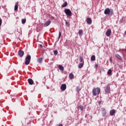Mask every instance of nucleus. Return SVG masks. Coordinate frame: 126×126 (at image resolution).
I'll list each match as a JSON object with an SVG mask.
<instances>
[{"label": "nucleus", "mask_w": 126, "mask_h": 126, "mask_svg": "<svg viewBox=\"0 0 126 126\" xmlns=\"http://www.w3.org/2000/svg\"><path fill=\"white\" fill-rule=\"evenodd\" d=\"M100 92H101V89L100 88H95L93 90V96H97V95H99Z\"/></svg>", "instance_id": "nucleus-1"}, {"label": "nucleus", "mask_w": 126, "mask_h": 126, "mask_svg": "<svg viewBox=\"0 0 126 126\" xmlns=\"http://www.w3.org/2000/svg\"><path fill=\"white\" fill-rule=\"evenodd\" d=\"M31 61V56L28 55L26 58V61L25 62V63L26 65H28L29 63H30V62Z\"/></svg>", "instance_id": "nucleus-3"}, {"label": "nucleus", "mask_w": 126, "mask_h": 126, "mask_svg": "<svg viewBox=\"0 0 126 126\" xmlns=\"http://www.w3.org/2000/svg\"><path fill=\"white\" fill-rule=\"evenodd\" d=\"M107 74H112V70L109 69L107 72Z\"/></svg>", "instance_id": "nucleus-25"}, {"label": "nucleus", "mask_w": 126, "mask_h": 126, "mask_svg": "<svg viewBox=\"0 0 126 126\" xmlns=\"http://www.w3.org/2000/svg\"><path fill=\"white\" fill-rule=\"evenodd\" d=\"M54 54L55 56H57L58 54V52L57 50H55V51H54Z\"/></svg>", "instance_id": "nucleus-26"}, {"label": "nucleus", "mask_w": 126, "mask_h": 126, "mask_svg": "<svg viewBox=\"0 0 126 126\" xmlns=\"http://www.w3.org/2000/svg\"><path fill=\"white\" fill-rule=\"evenodd\" d=\"M83 65H84V61H83V63H79L78 66L79 68H82Z\"/></svg>", "instance_id": "nucleus-12"}, {"label": "nucleus", "mask_w": 126, "mask_h": 126, "mask_svg": "<svg viewBox=\"0 0 126 126\" xmlns=\"http://www.w3.org/2000/svg\"><path fill=\"white\" fill-rule=\"evenodd\" d=\"M109 114H110V116H114L115 115V114H116V111H110Z\"/></svg>", "instance_id": "nucleus-15"}, {"label": "nucleus", "mask_w": 126, "mask_h": 126, "mask_svg": "<svg viewBox=\"0 0 126 126\" xmlns=\"http://www.w3.org/2000/svg\"><path fill=\"white\" fill-rule=\"evenodd\" d=\"M36 85H38V82H36Z\"/></svg>", "instance_id": "nucleus-37"}, {"label": "nucleus", "mask_w": 126, "mask_h": 126, "mask_svg": "<svg viewBox=\"0 0 126 126\" xmlns=\"http://www.w3.org/2000/svg\"><path fill=\"white\" fill-rule=\"evenodd\" d=\"M19 56L22 58L23 56H24V51L22 50H20L18 52Z\"/></svg>", "instance_id": "nucleus-10"}, {"label": "nucleus", "mask_w": 126, "mask_h": 126, "mask_svg": "<svg viewBox=\"0 0 126 126\" xmlns=\"http://www.w3.org/2000/svg\"><path fill=\"white\" fill-rule=\"evenodd\" d=\"M104 14H108V15H112L113 14V10H110V8H107L104 10Z\"/></svg>", "instance_id": "nucleus-2"}, {"label": "nucleus", "mask_w": 126, "mask_h": 126, "mask_svg": "<svg viewBox=\"0 0 126 126\" xmlns=\"http://www.w3.org/2000/svg\"><path fill=\"white\" fill-rule=\"evenodd\" d=\"M125 35H126V31L125 32V33H124Z\"/></svg>", "instance_id": "nucleus-36"}, {"label": "nucleus", "mask_w": 126, "mask_h": 126, "mask_svg": "<svg viewBox=\"0 0 126 126\" xmlns=\"http://www.w3.org/2000/svg\"><path fill=\"white\" fill-rule=\"evenodd\" d=\"M69 77L70 79H73V78L74 77V75H73L72 73H70L69 74Z\"/></svg>", "instance_id": "nucleus-14"}, {"label": "nucleus", "mask_w": 126, "mask_h": 126, "mask_svg": "<svg viewBox=\"0 0 126 126\" xmlns=\"http://www.w3.org/2000/svg\"><path fill=\"white\" fill-rule=\"evenodd\" d=\"M78 108L79 110H80L81 111H83V106L82 105H80L79 106H78Z\"/></svg>", "instance_id": "nucleus-22"}, {"label": "nucleus", "mask_w": 126, "mask_h": 126, "mask_svg": "<svg viewBox=\"0 0 126 126\" xmlns=\"http://www.w3.org/2000/svg\"><path fill=\"white\" fill-rule=\"evenodd\" d=\"M112 111H115V110H112Z\"/></svg>", "instance_id": "nucleus-38"}, {"label": "nucleus", "mask_w": 126, "mask_h": 126, "mask_svg": "<svg viewBox=\"0 0 126 126\" xmlns=\"http://www.w3.org/2000/svg\"><path fill=\"white\" fill-rule=\"evenodd\" d=\"M51 21H48L46 22H45L44 25V27H47V26H49V25L51 24Z\"/></svg>", "instance_id": "nucleus-11"}, {"label": "nucleus", "mask_w": 126, "mask_h": 126, "mask_svg": "<svg viewBox=\"0 0 126 126\" xmlns=\"http://www.w3.org/2000/svg\"><path fill=\"white\" fill-rule=\"evenodd\" d=\"M87 23H88L89 25L92 24V19L90 18H87L86 19Z\"/></svg>", "instance_id": "nucleus-8"}, {"label": "nucleus", "mask_w": 126, "mask_h": 126, "mask_svg": "<svg viewBox=\"0 0 126 126\" xmlns=\"http://www.w3.org/2000/svg\"><path fill=\"white\" fill-rule=\"evenodd\" d=\"M61 36H62V32H59V38H61Z\"/></svg>", "instance_id": "nucleus-31"}, {"label": "nucleus", "mask_w": 126, "mask_h": 126, "mask_svg": "<svg viewBox=\"0 0 126 126\" xmlns=\"http://www.w3.org/2000/svg\"><path fill=\"white\" fill-rule=\"evenodd\" d=\"M95 67H98V65H95Z\"/></svg>", "instance_id": "nucleus-35"}, {"label": "nucleus", "mask_w": 126, "mask_h": 126, "mask_svg": "<svg viewBox=\"0 0 126 126\" xmlns=\"http://www.w3.org/2000/svg\"><path fill=\"white\" fill-rule=\"evenodd\" d=\"M78 34L80 36H81L83 34V30H79Z\"/></svg>", "instance_id": "nucleus-17"}, {"label": "nucleus", "mask_w": 126, "mask_h": 126, "mask_svg": "<svg viewBox=\"0 0 126 126\" xmlns=\"http://www.w3.org/2000/svg\"><path fill=\"white\" fill-rule=\"evenodd\" d=\"M65 24H66V26H67V27H69V22L66 21Z\"/></svg>", "instance_id": "nucleus-27"}, {"label": "nucleus", "mask_w": 126, "mask_h": 126, "mask_svg": "<svg viewBox=\"0 0 126 126\" xmlns=\"http://www.w3.org/2000/svg\"><path fill=\"white\" fill-rule=\"evenodd\" d=\"M91 61H93V62H94V61H95V60H96V57H95V55L92 56V57L91 58Z\"/></svg>", "instance_id": "nucleus-18"}, {"label": "nucleus", "mask_w": 126, "mask_h": 126, "mask_svg": "<svg viewBox=\"0 0 126 126\" xmlns=\"http://www.w3.org/2000/svg\"><path fill=\"white\" fill-rule=\"evenodd\" d=\"M67 6V2H64L62 5V7H65Z\"/></svg>", "instance_id": "nucleus-20"}, {"label": "nucleus", "mask_w": 126, "mask_h": 126, "mask_svg": "<svg viewBox=\"0 0 126 126\" xmlns=\"http://www.w3.org/2000/svg\"><path fill=\"white\" fill-rule=\"evenodd\" d=\"M106 115H107V112H103L102 114L103 117H105Z\"/></svg>", "instance_id": "nucleus-28"}, {"label": "nucleus", "mask_w": 126, "mask_h": 126, "mask_svg": "<svg viewBox=\"0 0 126 126\" xmlns=\"http://www.w3.org/2000/svg\"><path fill=\"white\" fill-rule=\"evenodd\" d=\"M37 62L38 63H42V62H43V58L41 57L37 59Z\"/></svg>", "instance_id": "nucleus-13"}, {"label": "nucleus", "mask_w": 126, "mask_h": 126, "mask_svg": "<svg viewBox=\"0 0 126 126\" xmlns=\"http://www.w3.org/2000/svg\"><path fill=\"white\" fill-rule=\"evenodd\" d=\"M111 34H112V31H111L110 29H108L106 32V36L107 37H110Z\"/></svg>", "instance_id": "nucleus-6"}, {"label": "nucleus", "mask_w": 126, "mask_h": 126, "mask_svg": "<svg viewBox=\"0 0 126 126\" xmlns=\"http://www.w3.org/2000/svg\"><path fill=\"white\" fill-rule=\"evenodd\" d=\"M2 23V20H1V19H0V26H1Z\"/></svg>", "instance_id": "nucleus-30"}, {"label": "nucleus", "mask_w": 126, "mask_h": 126, "mask_svg": "<svg viewBox=\"0 0 126 126\" xmlns=\"http://www.w3.org/2000/svg\"><path fill=\"white\" fill-rule=\"evenodd\" d=\"M22 24H25V23H26V19H22Z\"/></svg>", "instance_id": "nucleus-24"}, {"label": "nucleus", "mask_w": 126, "mask_h": 126, "mask_svg": "<svg viewBox=\"0 0 126 126\" xmlns=\"http://www.w3.org/2000/svg\"><path fill=\"white\" fill-rule=\"evenodd\" d=\"M59 68L62 71H63V70H64L63 66V65H59Z\"/></svg>", "instance_id": "nucleus-16"}, {"label": "nucleus", "mask_w": 126, "mask_h": 126, "mask_svg": "<svg viewBox=\"0 0 126 126\" xmlns=\"http://www.w3.org/2000/svg\"><path fill=\"white\" fill-rule=\"evenodd\" d=\"M80 90V89H79V88L77 87V88H76V91H77V92L79 93Z\"/></svg>", "instance_id": "nucleus-29"}, {"label": "nucleus", "mask_w": 126, "mask_h": 126, "mask_svg": "<svg viewBox=\"0 0 126 126\" xmlns=\"http://www.w3.org/2000/svg\"><path fill=\"white\" fill-rule=\"evenodd\" d=\"M18 9V3H16V5H15L14 10L16 11Z\"/></svg>", "instance_id": "nucleus-19"}, {"label": "nucleus", "mask_w": 126, "mask_h": 126, "mask_svg": "<svg viewBox=\"0 0 126 126\" xmlns=\"http://www.w3.org/2000/svg\"><path fill=\"white\" fill-rule=\"evenodd\" d=\"M54 18H55L54 17L52 16L51 18H50V19H54Z\"/></svg>", "instance_id": "nucleus-33"}, {"label": "nucleus", "mask_w": 126, "mask_h": 126, "mask_svg": "<svg viewBox=\"0 0 126 126\" xmlns=\"http://www.w3.org/2000/svg\"><path fill=\"white\" fill-rule=\"evenodd\" d=\"M28 81L29 82V84L30 85H33L34 84V81L32 79L29 78L28 79Z\"/></svg>", "instance_id": "nucleus-9"}, {"label": "nucleus", "mask_w": 126, "mask_h": 126, "mask_svg": "<svg viewBox=\"0 0 126 126\" xmlns=\"http://www.w3.org/2000/svg\"><path fill=\"white\" fill-rule=\"evenodd\" d=\"M109 61H110L111 63H113V61H112V58H110Z\"/></svg>", "instance_id": "nucleus-32"}, {"label": "nucleus", "mask_w": 126, "mask_h": 126, "mask_svg": "<svg viewBox=\"0 0 126 126\" xmlns=\"http://www.w3.org/2000/svg\"><path fill=\"white\" fill-rule=\"evenodd\" d=\"M40 47L41 48H43V45H40Z\"/></svg>", "instance_id": "nucleus-34"}, {"label": "nucleus", "mask_w": 126, "mask_h": 126, "mask_svg": "<svg viewBox=\"0 0 126 126\" xmlns=\"http://www.w3.org/2000/svg\"><path fill=\"white\" fill-rule=\"evenodd\" d=\"M116 58L118 59V60H120V61H122V57H121V56H120V55L119 54L116 55Z\"/></svg>", "instance_id": "nucleus-21"}, {"label": "nucleus", "mask_w": 126, "mask_h": 126, "mask_svg": "<svg viewBox=\"0 0 126 126\" xmlns=\"http://www.w3.org/2000/svg\"><path fill=\"white\" fill-rule=\"evenodd\" d=\"M64 12L67 16H71L72 15V13H71V11L69 9H65Z\"/></svg>", "instance_id": "nucleus-4"}, {"label": "nucleus", "mask_w": 126, "mask_h": 126, "mask_svg": "<svg viewBox=\"0 0 126 126\" xmlns=\"http://www.w3.org/2000/svg\"><path fill=\"white\" fill-rule=\"evenodd\" d=\"M79 61L80 62V63H83V62H84V61H83V58L82 57H80Z\"/></svg>", "instance_id": "nucleus-23"}, {"label": "nucleus", "mask_w": 126, "mask_h": 126, "mask_svg": "<svg viewBox=\"0 0 126 126\" xmlns=\"http://www.w3.org/2000/svg\"><path fill=\"white\" fill-rule=\"evenodd\" d=\"M61 89L62 91H64L66 89V85L65 84H63L61 85Z\"/></svg>", "instance_id": "nucleus-7"}, {"label": "nucleus", "mask_w": 126, "mask_h": 126, "mask_svg": "<svg viewBox=\"0 0 126 126\" xmlns=\"http://www.w3.org/2000/svg\"><path fill=\"white\" fill-rule=\"evenodd\" d=\"M105 93H106L107 94H110V93H111V88L110 87L109 85H107L106 86L105 89Z\"/></svg>", "instance_id": "nucleus-5"}]
</instances>
